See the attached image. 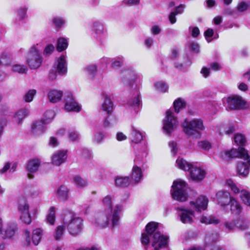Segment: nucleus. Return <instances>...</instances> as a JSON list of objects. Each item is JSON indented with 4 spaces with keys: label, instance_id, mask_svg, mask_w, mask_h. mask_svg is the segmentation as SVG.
<instances>
[{
    "label": "nucleus",
    "instance_id": "obj_1",
    "mask_svg": "<svg viewBox=\"0 0 250 250\" xmlns=\"http://www.w3.org/2000/svg\"><path fill=\"white\" fill-rule=\"evenodd\" d=\"M158 224L155 222H150L146 227V233L142 234L141 243L144 245H147L151 241L152 246L159 249L162 247H166L168 243V237L162 235L157 230Z\"/></svg>",
    "mask_w": 250,
    "mask_h": 250
},
{
    "label": "nucleus",
    "instance_id": "obj_2",
    "mask_svg": "<svg viewBox=\"0 0 250 250\" xmlns=\"http://www.w3.org/2000/svg\"><path fill=\"white\" fill-rule=\"evenodd\" d=\"M221 156L223 159L229 161L233 158H240L244 160L238 163L237 172L240 176L245 177L249 173V168L247 164L250 167V156L243 147H239L238 149H232L230 150H225L221 153Z\"/></svg>",
    "mask_w": 250,
    "mask_h": 250
},
{
    "label": "nucleus",
    "instance_id": "obj_3",
    "mask_svg": "<svg viewBox=\"0 0 250 250\" xmlns=\"http://www.w3.org/2000/svg\"><path fill=\"white\" fill-rule=\"evenodd\" d=\"M122 206L117 205L113 210H105L97 213L95 217L94 225L96 227L103 229L111 225L112 228L119 226L120 213L122 209Z\"/></svg>",
    "mask_w": 250,
    "mask_h": 250
},
{
    "label": "nucleus",
    "instance_id": "obj_4",
    "mask_svg": "<svg viewBox=\"0 0 250 250\" xmlns=\"http://www.w3.org/2000/svg\"><path fill=\"white\" fill-rule=\"evenodd\" d=\"M122 80L125 85L132 89L133 94L131 97L127 100L126 105L128 107L133 109L136 113L141 104V100L138 88L134 83L135 79L133 73L131 71L125 72Z\"/></svg>",
    "mask_w": 250,
    "mask_h": 250
},
{
    "label": "nucleus",
    "instance_id": "obj_5",
    "mask_svg": "<svg viewBox=\"0 0 250 250\" xmlns=\"http://www.w3.org/2000/svg\"><path fill=\"white\" fill-rule=\"evenodd\" d=\"M63 222L69 234L73 237L80 235L83 228L82 218L72 211L63 213Z\"/></svg>",
    "mask_w": 250,
    "mask_h": 250
},
{
    "label": "nucleus",
    "instance_id": "obj_6",
    "mask_svg": "<svg viewBox=\"0 0 250 250\" xmlns=\"http://www.w3.org/2000/svg\"><path fill=\"white\" fill-rule=\"evenodd\" d=\"M147 154V147L146 145H143L140 148L138 147L135 148L134 165L132 167L131 177L132 183H138L143 179L142 169L138 166V165L144 163Z\"/></svg>",
    "mask_w": 250,
    "mask_h": 250
},
{
    "label": "nucleus",
    "instance_id": "obj_7",
    "mask_svg": "<svg viewBox=\"0 0 250 250\" xmlns=\"http://www.w3.org/2000/svg\"><path fill=\"white\" fill-rule=\"evenodd\" d=\"M184 132L189 137L197 139L201 136L200 131L205 129L202 120L194 119L191 121L185 119L182 123Z\"/></svg>",
    "mask_w": 250,
    "mask_h": 250
},
{
    "label": "nucleus",
    "instance_id": "obj_8",
    "mask_svg": "<svg viewBox=\"0 0 250 250\" xmlns=\"http://www.w3.org/2000/svg\"><path fill=\"white\" fill-rule=\"evenodd\" d=\"M171 188V195L174 199L180 202L187 200V185L185 181L181 180L174 181Z\"/></svg>",
    "mask_w": 250,
    "mask_h": 250
},
{
    "label": "nucleus",
    "instance_id": "obj_9",
    "mask_svg": "<svg viewBox=\"0 0 250 250\" xmlns=\"http://www.w3.org/2000/svg\"><path fill=\"white\" fill-rule=\"evenodd\" d=\"M38 46V44L33 45L27 54L26 62L32 69L39 68L42 62L43 58Z\"/></svg>",
    "mask_w": 250,
    "mask_h": 250
},
{
    "label": "nucleus",
    "instance_id": "obj_10",
    "mask_svg": "<svg viewBox=\"0 0 250 250\" xmlns=\"http://www.w3.org/2000/svg\"><path fill=\"white\" fill-rule=\"evenodd\" d=\"M178 124V122L173 112L170 109L168 110L163 120L164 131L166 134L170 135L177 127Z\"/></svg>",
    "mask_w": 250,
    "mask_h": 250
},
{
    "label": "nucleus",
    "instance_id": "obj_11",
    "mask_svg": "<svg viewBox=\"0 0 250 250\" xmlns=\"http://www.w3.org/2000/svg\"><path fill=\"white\" fill-rule=\"evenodd\" d=\"M219 234L214 231L208 232L205 237L206 246L204 249L202 248H193L189 250H225L222 248L215 245H211L212 243L216 242L219 238Z\"/></svg>",
    "mask_w": 250,
    "mask_h": 250
},
{
    "label": "nucleus",
    "instance_id": "obj_12",
    "mask_svg": "<svg viewBox=\"0 0 250 250\" xmlns=\"http://www.w3.org/2000/svg\"><path fill=\"white\" fill-rule=\"evenodd\" d=\"M227 185L231 189L235 194L240 193V198L244 204L247 206H250V192L246 190H240L231 180H228L226 182Z\"/></svg>",
    "mask_w": 250,
    "mask_h": 250
},
{
    "label": "nucleus",
    "instance_id": "obj_13",
    "mask_svg": "<svg viewBox=\"0 0 250 250\" xmlns=\"http://www.w3.org/2000/svg\"><path fill=\"white\" fill-rule=\"evenodd\" d=\"M228 108L230 110H239L246 107V102L239 96H232L227 99Z\"/></svg>",
    "mask_w": 250,
    "mask_h": 250
},
{
    "label": "nucleus",
    "instance_id": "obj_14",
    "mask_svg": "<svg viewBox=\"0 0 250 250\" xmlns=\"http://www.w3.org/2000/svg\"><path fill=\"white\" fill-rule=\"evenodd\" d=\"M64 101V109L66 111L79 112L81 111V106L76 101L71 93L65 95Z\"/></svg>",
    "mask_w": 250,
    "mask_h": 250
},
{
    "label": "nucleus",
    "instance_id": "obj_15",
    "mask_svg": "<svg viewBox=\"0 0 250 250\" xmlns=\"http://www.w3.org/2000/svg\"><path fill=\"white\" fill-rule=\"evenodd\" d=\"M192 208L188 209L184 208H178V216L181 221L184 224L191 223L193 222V218L194 217V212Z\"/></svg>",
    "mask_w": 250,
    "mask_h": 250
},
{
    "label": "nucleus",
    "instance_id": "obj_16",
    "mask_svg": "<svg viewBox=\"0 0 250 250\" xmlns=\"http://www.w3.org/2000/svg\"><path fill=\"white\" fill-rule=\"evenodd\" d=\"M208 199L204 196L199 197L195 202H191L190 208L194 209L197 212H201L207 209L208 204Z\"/></svg>",
    "mask_w": 250,
    "mask_h": 250
},
{
    "label": "nucleus",
    "instance_id": "obj_17",
    "mask_svg": "<svg viewBox=\"0 0 250 250\" xmlns=\"http://www.w3.org/2000/svg\"><path fill=\"white\" fill-rule=\"evenodd\" d=\"M216 196L218 204L223 207L229 205L231 198H233L230 196L229 192L225 190L218 191Z\"/></svg>",
    "mask_w": 250,
    "mask_h": 250
},
{
    "label": "nucleus",
    "instance_id": "obj_18",
    "mask_svg": "<svg viewBox=\"0 0 250 250\" xmlns=\"http://www.w3.org/2000/svg\"><path fill=\"white\" fill-rule=\"evenodd\" d=\"M41 165V160L36 158L28 161L26 166V170L28 171V177L30 179L34 177L33 173H36L39 169Z\"/></svg>",
    "mask_w": 250,
    "mask_h": 250
},
{
    "label": "nucleus",
    "instance_id": "obj_19",
    "mask_svg": "<svg viewBox=\"0 0 250 250\" xmlns=\"http://www.w3.org/2000/svg\"><path fill=\"white\" fill-rule=\"evenodd\" d=\"M130 139L132 143H134L136 145L133 146V147L135 149V147H138L140 148L143 145H146L145 144L138 145L143 139V136L140 131L134 127L132 128V131L130 133Z\"/></svg>",
    "mask_w": 250,
    "mask_h": 250
},
{
    "label": "nucleus",
    "instance_id": "obj_20",
    "mask_svg": "<svg viewBox=\"0 0 250 250\" xmlns=\"http://www.w3.org/2000/svg\"><path fill=\"white\" fill-rule=\"evenodd\" d=\"M66 158V151L59 150L53 154L52 157V163L55 166H59L65 161Z\"/></svg>",
    "mask_w": 250,
    "mask_h": 250
},
{
    "label": "nucleus",
    "instance_id": "obj_21",
    "mask_svg": "<svg viewBox=\"0 0 250 250\" xmlns=\"http://www.w3.org/2000/svg\"><path fill=\"white\" fill-rule=\"evenodd\" d=\"M189 170L190 176L193 180H202L205 176L206 172L205 170L200 167H193L192 166Z\"/></svg>",
    "mask_w": 250,
    "mask_h": 250
},
{
    "label": "nucleus",
    "instance_id": "obj_22",
    "mask_svg": "<svg viewBox=\"0 0 250 250\" xmlns=\"http://www.w3.org/2000/svg\"><path fill=\"white\" fill-rule=\"evenodd\" d=\"M46 123L44 120L38 121L32 125V132L35 135H39L44 132Z\"/></svg>",
    "mask_w": 250,
    "mask_h": 250
},
{
    "label": "nucleus",
    "instance_id": "obj_23",
    "mask_svg": "<svg viewBox=\"0 0 250 250\" xmlns=\"http://www.w3.org/2000/svg\"><path fill=\"white\" fill-rule=\"evenodd\" d=\"M57 69L58 73L63 75L67 72V63L65 57L62 55L57 59Z\"/></svg>",
    "mask_w": 250,
    "mask_h": 250
},
{
    "label": "nucleus",
    "instance_id": "obj_24",
    "mask_svg": "<svg viewBox=\"0 0 250 250\" xmlns=\"http://www.w3.org/2000/svg\"><path fill=\"white\" fill-rule=\"evenodd\" d=\"M63 92L61 90L52 89L49 91L48 97L50 102L56 103L62 100Z\"/></svg>",
    "mask_w": 250,
    "mask_h": 250
},
{
    "label": "nucleus",
    "instance_id": "obj_25",
    "mask_svg": "<svg viewBox=\"0 0 250 250\" xmlns=\"http://www.w3.org/2000/svg\"><path fill=\"white\" fill-rule=\"evenodd\" d=\"M27 8L26 6H21L15 11L16 15L15 23L19 24L20 21L23 20L26 15Z\"/></svg>",
    "mask_w": 250,
    "mask_h": 250
},
{
    "label": "nucleus",
    "instance_id": "obj_26",
    "mask_svg": "<svg viewBox=\"0 0 250 250\" xmlns=\"http://www.w3.org/2000/svg\"><path fill=\"white\" fill-rule=\"evenodd\" d=\"M104 101L101 105V109L107 114L112 111L113 103L110 98L107 95H104Z\"/></svg>",
    "mask_w": 250,
    "mask_h": 250
},
{
    "label": "nucleus",
    "instance_id": "obj_27",
    "mask_svg": "<svg viewBox=\"0 0 250 250\" xmlns=\"http://www.w3.org/2000/svg\"><path fill=\"white\" fill-rule=\"evenodd\" d=\"M93 31L96 34L97 39H101L104 35V27L103 24L99 21H94L92 23Z\"/></svg>",
    "mask_w": 250,
    "mask_h": 250
},
{
    "label": "nucleus",
    "instance_id": "obj_28",
    "mask_svg": "<svg viewBox=\"0 0 250 250\" xmlns=\"http://www.w3.org/2000/svg\"><path fill=\"white\" fill-rule=\"evenodd\" d=\"M18 209L20 213L29 211V206L26 199L24 197H20L18 200Z\"/></svg>",
    "mask_w": 250,
    "mask_h": 250
},
{
    "label": "nucleus",
    "instance_id": "obj_29",
    "mask_svg": "<svg viewBox=\"0 0 250 250\" xmlns=\"http://www.w3.org/2000/svg\"><path fill=\"white\" fill-rule=\"evenodd\" d=\"M230 211L232 213L239 215L242 210V208L239 203L233 197L229 203Z\"/></svg>",
    "mask_w": 250,
    "mask_h": 250
},
{
    "label": "nucleus",
    "instance_id": "obj_30",
    "mask_svg": "<svg viewBox=\"0 0 250 250\" xmlns=\"http://www.w3.org/2000/svg\"><path fill=\"white\" fill-rule=\"evenodd\" d=\"M17 226L15 224L9 226L6 228L4 232H2V234H0V235L4 239L11 238L14 235Z\"/></svg>",
    "mask_w": 250,
    "mask_h": 250
},
{
    "label": "nucleus",
    "instance_id": "obj_31",
    "mask_svg": "<svg viewBox=\"0 0 250 250\" xmlns=\"http://www.w3.org/2000/svg\"><path fill=\"white\" fill-rule=\"evenodd\" d=\"M177 166L181 169L184 171H188L191 169L192 165L186 160L179 157L176 160Z\"/></svg>",
    "mask_w": 250,
    "mask_h": 250
},
{
    "label": "nucleus",
    "instance_id": "obj_32",
    "mask_svg": "<svg viewBox=\"0 0 250 250\" xmlns=\"http://www.w3.org/2000/svg\"><path fill=\"white\" fill-rule=\"evenodd\" d=\"M58 196L62 201H67L68 199V189L63 185L61 186L57 191Z\"/></svg>",
    "mask_w": 250,
    "mask_h": 250
},
{
    "label": "nucleus",
    "instance_id": "obj_33",
    "mask_svg": "<svg viewBox=\"0 0 250 250\" xmlns=\"http://www.w3.org/2000/svg\"><path fill=\"white\" fill-rule=\"evenodd\" d=\"M221 67L220 65L217 62H212L210 64L209 68H207V67H203L201 71V73L203 74L204 77H207L209 74V69H212L214 71H218L220 70Z\"/></svg>",
    "mask_w": 250,
    "mask_h": 250
},
{
    "label": "nucleus",
    "instance_id": "obj_34",
    "mask_svg": "<svg viewBox=\"0 0 250 250\" xmlns=\"http://www.w3.org/2000/svg\"><path fill=\"white\" fill-rule=\"evenodd\" d=\"M118 122V119L113 115H109L104 120V126L105 128L112 127Z\"/></svg>",
    "mask_w": 250,
    "mask_h": 250
},
{
    "label": "nucleus",
    "instance_id": "obj_35",
    "mask_svg": "<svg viewBox=\"0 0 250 250\" xmlns=\"http://www.w3.org/2000/svg\"><path fill=\"white\" fill-rule=\"evenodd\" d=\"M132 183L131 180L127 176L119 177L115 180V184L117 186L126 187Z\"/></svg>",
    "mask_w": 250,
    "mask_h": 250
},
{
    "label": "nucleus",
    "instance_id": "obj_36",
    "mask_svg": "<svg viewBox=\"0 0 250 250\" xmlns=\"http://www.w3.org/2000/svg\"><path fill=\"white\" fill-rule=\"evenodd\" d=\"M42 235V230L40 228H37L33 230L32 240L35 245H38L40 243Z\"/></svg>",
    "mask_w": 250,
    "mask_h": 250
},
{
    "label": "nucleus",
    "instance_id": "obj_37",
    "mask_svg": "<svg viewBox=\"0 0 250 250\" xmlns=\"http://www.w3.org/2000/svg\"><path fill=\"white\" fill-rule=\"evenodd\" d=\"M200 222L202 223L205 224L206 225L208 224H218L220 222L219 219L213 216H202L200 219Z\"/></svg>",
    "mask_w": 250,
    "mask_h": 250
},
{
    "label": "nucleus",
    "instance_id": "obj_38",
    "mask_svg": "<svg viewBox=\"0 0 250 250\" xmlns=\"http://www.w3.org/2000/svg\"><path fill=\"white\" fill-rule=\"evenodd\" d=\"M28 115V111L26 109L23 108L19 110L15 115L14 119L18 125H20L22 120Z\"/></svg>",
    "mask_w": 250,
    "mask_h": 250
},
{
    "label": "nucleus",
    "instance_id": "obj_39",
    "mask_svg": "<svg viewBox=\"0 0 250 250\" xmlns=\"http://www.w3.org/2000/svg\"><path fill=\"white\" fill-rule=\"evenodd\" d=\"M65 226L63 225H59L56 227L54 233L55 240H60L63 238L65 232Z\"/></svg>",
    "mask_w": 250,
    "mask_h": 250
},
{
    "label": "nucleus",
    "instance_id": "obj_40",
    "mask_svg": "<svg viewBox=\"0 0 250 250\" xmlns=\"http://www.w3.org/2000/svg\"><path fill=\"white\" fill-rule=\"evenodd\" d=\"M68 46V42L66 39L60 38L57 42V49L58 51L61 52L65 50Z\"/></svg>",
    "mask_w": 250,
    "mask_h": 250
},
{
    "label": "nucleus",
    "instance_id": "obj_41",
    "mask_svg": "<svg viewBox=\"0 0 250 250\" xmlns=\"http://www.w3.org/2000/svg\"><path fill=\"white\" fill-rule=\"evenodd\" d=\"M46 222L50 225H53L55 222V209L54 207H51L49 213L46 217Z\"/></svg>",
    "mask_w": 250,
    "mask_h": 250
},
{
    "label": "nucleus",
    "instance_id": "obj_42",
    "mask_svg": "<svg viewBox=\"0 0 250 250\" xmlns=\"http://www.w3.org/2000/svg\"><path fill=\"white\" fill-rule=\"evenodd\" d=\"M84 71L91 78H93L97 72V66L94 64H89L86 66Z\"/></svg>",
    "mask_w": 250,
    "mask_h": 250
},
{
    "label": "nucleus",
    "instance_id": "obj_43",
    "mask_svg": "<svg viewBox=\"0 0 250 250\" xmlns=\"http://www.w3.org/2000/svg\"><path fill=\"white\" fill-rule=\"evenodd\" d=\"M36 93L37 91L35 89L29 90L23 96V100L26 103L32 102Z\"/></svg>",
    "mask_w": 250,
    "mask_h": 250
},
{
    "label": "nucleus",
    "instance_id": "obj_44",
    "mask_svg": "<svg viewBox=\"0 0 250 250\" xmlns=\"http://www.w3.org/2000/svg\"><path fill=\"white\" fill-rule=\"evenodd\" d=\"M223 226L225 229V230L228 232H231L234 230L236 227L237 224L236 221L232 220L230 221H226L223 223Z\"/></svg>",
    "mask_w": 250,
    "mask_h": 250
},
{
    "label": "nucleus",
    "instance_id": "obj_45",
    "mask_svg": "<svg viewBox=\"0 0 250 250\" xmlns=\"http://www.w3.org/2000/svg\"><path fill=\"white\" fill-rule=\"evenodd\" d=\"M173 105L175 112L178 113L181 109L185 107L186 103L181 99L179 98L174 102Z\"/></svg>",
    "mask_w": 250,
    "mask_h": 250
},
{
    "label": "nucleus",
    "instance_id": "obj_46",
    "mask_svg": "<svg viewBox=\"0 0 250 250\" xmlns=\"http://www.w3.org/2000/svg\"><path fill=\"white\" fill-rule=\"evenodd\" d=\"M74 183L79 188H83L88 185L87 181L79 176H76L74 177Z\"/></svg>",
    "mask_w": 250,
    "mask_h": 250
},
{
    "label": "nucleus",
    "instance_id": "obj_47",
    "mask_svg": "<svg viewBox=\"0 0 250 250\" xmlns=\"http://www.w3.org/2000/svg\"><path fill=\"white\" fill-rule=\"evenodd\" d=\"M154 86L156 89L160 92H165L168 89V86L163 82H157L154 83Z\"/></svg>",
    "mask_w": 250,
    "mask_h": 250
},
{
    "label": "nucleus",
    "instance_id": "obj_48",
    "mask_svg": "<svg viewBox=\"0 0 250 250\" xmlns=\"http://www.w3.org/2000/svg\"><path fill=\"white\" fill-rule=\"evenodd\" d=\"M106 135L105 133L99 132L96 133L93 138V141L95 143L99 144L102 143L104 139L106 138Z\"/></svg>",
    "mask_w": 250,
    "mask_h": 250
},
{
    "label": "nucleus",
    "instance_id": "obj_49",
    "mask_svg": "<svg viewBox=\"0 0 250 250\" xmlns=\"http://www.w3.org/2000/svg\"><path fill=\"white\" fill-rule=\"evenodd\" d=\"M28 68L24 65L15 64L12 66V70L14 72H18L20 74L26 73Z\"/></svg>",
    "mask_w": 250,
    "mask_h": 250
},
{
    "label": "nucleus",
    "instance_id": "obj_50",
    "mask_svg": "<svg viewBox=\"0 0 250 250\" xmlns=\"http://www.w3.org/2000/svg\"><path fill=\"white\" fill-rule=\"evenodd\" d=\"M111 66L114 68H117L121 67L123 64V58H116L112 59L111 61Z\"/></svg>",
    "mask_w": 250,
    "mask_h": 250
},
{
    "label": "nucleus",
    "instance_id": "obj_51",
    "mask_svg": "<svg viewBox=\"0 0 250 250\" xmlns=\"http://www.w3.org/2000/svg\"><path fill=\"white\" fill-rule=\"evenodd\" d=\"M52 22L57 29H59L65 24V20L61 17H54L52 20Z\"/></svg>",
    "mask_w": 250,
    "mask_h": 250
},
{
    "label": "nucleus",
    "instance_id": "obj_52",
    "mask_svg": "<svg viewBox=\"0 0 250 250\" xmlns=\"http://www.w3.org/2000/svg\"><path fill=\"white\" fill-rule=\"evenodd\" d=\"M234 142L238 146H243L246 142L245 136L241 134H237L234 137Z\"/></svg>",
    "mask_w": 250,
    "mask_h": 250
},
{
    "label": "nucleus",
    "instance_id": "obj_53",
    "mask_svg": "<svg viewBox=\"0 0 250 250\" xmlns=\"http://www.w3.org/2000/svg\"><path fill=\"white\" fill-rule=\"evenodd\" d=\"M68 138L73 142L78 141L80 139L79 133L74 130H70L68 132Z\"/></svg>",
    "mask_w": 250,
    "mask_h": 250
},
{
    "label": "nucleus",
    "instance_id": "obj_54",
    "mask_svg": "<svg viewBox=\"0 0 250 250\" xmlns=\"http://www.w3.org/2000/svg\"><path fill=\"white\" fill-rule=\"evenodd\" d=\"M20 219L26 224H30L31 222V216L29 211L20 213Z\"/></svg>",
    "mask_w": 250,
    "mask_h": 250
},
{
    "label": "nucleus",
    "instance_id": "obj_55",
    "mask_svg": "<svg viewBox=\"0 0 250 250\" xmlns=\"http://www.w3.org/2000/svg\"><path fill=\"white\" fill-rule=\"evenodd\" d=\"M104 205L106 207L107 209L106 210H112V197L109 195L105 196L103 200Z\"/></svg>",
    "mask_w": 250,
    "mask_h": 250
},
{
    "label": "nucleus",
    "instance_id": "obj_56",
    "mask_svg": "<svg viewBox=\"0 0 250 250\" xmlns=\"http://www.w3.org/2000/svg\"><path fill=\"white\" fill-rule=\"evenodd\" d=\"M11 62V56L7 54H2L0 60V63L3 65H7Z\"/></svg>",
    "mask_w": 250,
    "mask_h": 250
},
{
    "label": "nucleus",
    "instance_id": "obj_57",
    "mask_svg": "<svg viewBox=\"0 0 250 250\" xmlns=\"http://www.w3.org/2000/svg\"><path fill=\"white\" fill-rule=\"evenodd\" d=\"M249 7V4L245 1H241L239 3L237 6V10L239 12H244L246 11Z\"/></svg>",
    "mask_w": 250,
    "mask_h": 250
},
{
    "label": "nucleus",
    "instance_id": "obj_58",
    "mask_svg": "<svg viewBox=\"0 0 250 250\" xmlns=\"http://www.w3.org/2000/svg\"><path fill=\"white\" fill-rule=\"evenodd\" d=\"M222 127L224 128L223 131H222L221 129H218L220 134H222L223 132H224L226 134L230 135L234 131V127L233 125H230L227 128H224L223 125L222 126Z\"/></svg>",
    "mask_w": 250,
    "mask_h": 250
},
{
    "label": "nucleus",
    "instance_id": "obj_59",
    "mask_svg": "<svg viewBox=\"0 0 250 250\" xmlns=\"http://www.w3.org/2000/svg\"><path fill=\"white\" fill-rule=\"evenodd\" d=\"M198 146L205 150H208L211 147L210 143L206 141H200L198 142Z\"/></svg>",
    "mask_w": 250,
    "mask_h": 250
},
{
    "label": "nucleus",
    "instance_id": "obj_60",
    "mask_svg": "<svg viewBox=\"0 0 250 250\" xmlns=\"http://www.w3.org/2000/svg\"><path fill=\"white\" fill-rule=\"evenodd\" d=\"M55 47L52 44L47 45L44 48V54L46 56L50 55L54 50Z\"/></svg>",
    "mask_w": 250,
    "mask_h": 250
},
{
    "label": "nucleus",
    "instance_id": "obj_61",
    "mask_svg": "<svg viewBox=\"0 0 250 250\" xmlns=\"http://www.w3.org/2000/svg\"><path fill=\"white\" fill-rule=\"evenodd\" d=\"M213 34H214V31L212 29L209 28L205 32V33H204L205 37L207 41H208V42H209L211 41V40L209 39V38H210L211 37H212V36L213 35Z\"/></svg>",
    "mask_w": 250,
    "mask_h": 250
},
{
    "label": "nucleus",
    "instance_id": "obj_62",
    "mask_svg": "<svg viewBox=\"0 0 250 250\" xmlns=\"http://www.w3.org/2000/svg\"><path fill=\"white\" fill-rule=\"evenodd\" d=\"M161 32V28L158 25L153 26L150 29V32L153 35L159 34Z\"/></svg>",
    "mask_w": 250,
    "mask_h": 250
},
{
    "label": "nucleus",
    "instance_id": "obj_63",
    "mask_svg": "<svg viewBox=\"0 0 250 250\" xmlns=\"http://www.w3.org/2000/svg\"><path fill=\"white\" fill-rule=\"evenodd\" d=\"M169 146L171 149V152L174 154H176L177 152V144L175 142L172 141L168 144Z\"/></svg>",
    "mask_w": 250,
    "mask_h": 250
},
{
    "label": "nucleus",
    "instance_id": "obj_64",
    "mask_svg": "<svg viewBox=\"0 0 250 250\" xmlns=\"http://www.w3.org/2000/svg\"><path fill=\"white\" fill-rule=\"evenodd\" d=\"M11 166V163L7 162L5 164L3 167L0 169V174H2L6 173L8 170H10Z\"/></svg>",
    "mask_w": 250,
    "mask_h": 250
}]
</instances>
